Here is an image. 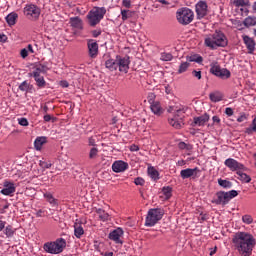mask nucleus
<instances>
[{
  "mask_svg": "<svg viewBox=\"0 0 256 256\" xmlns=\"http://www.w3.org/2000/svg\"><path fill=\"white\" fill-rule=\"evenodd\" d=\"M245 133H247V135H253V133H256V117L252 120V124L246 128Z\"/></svg>",
  "mask_w": 256,
  "mask_h": 256,
  "instance_id": "nucleus-34",
  "label": "nucleus"
},
{
  "mask_svg": "<svg viewBox=\"0 0 256 256\" xmlns=\"http://www.w3.org/2000/svg\"><path fill=\"white\" fill-rule=\"evenodd\" d=\"M209 99L212 103H219V101H223V94L220 92L210 93Z\"/></svg>",
  "mask_w": 256,
  "mask_h": 256,
  "instance_id": "nucleus-30",
  "label": "nucleus"
},
{
  "mask_svg": "<svg viewBox=\"0 0 256 256\" xmlns=\"http://www.w3.org/2000/svg\"><path fill=\"white\" fill-rule=\"evenodd\" d=\"M232 243L241 256L253 255L256 246V239L253 234L245 231H238L232 237Z\"/></svg>",
  "mask_w": 256,
  "mask_h": 256,
  "instance_id": "nucleus-1",
  "label": "nucleus"
},
{
  "mask_svg": "<svg viewBox=\"0 0 256 256\" xmlns=\"http://www.w3.org/2000/svg\"><path fill=\"white\" fill-rule=\"evenodd\" d=\"M39 165L42 169H51V163L50 162H45V160H40Z\"/></svg>",
  "mask_w": 256,
  "mask_h": 256,
  "instance_id": "nucleus-44",
  "label": "nucleus"
},
{
  "mask_svg": "<svg viewBox=\"0 0 256 256\" xmlns=\"http://www.w3.org/2000/svg\"><path fill=\"white\" fill-rule=\"evenodd\" d=\"M102 256H113V252H102Z\"/></svg>",
  "mask_w": 256,
  "mask_h": 256,
  "instance_id": "nucleus-64",
  "label": "nucleus"
},
{
  "mask_svg": "<svg viewBox=\"0 0 256 256\" xmlns=\"http://www.w3.org/2000/svg\"><path fill=\"white\" fill-rule=\"evenodd\" d=\"M67 247V240L65 238H58L52 242H46L43 245V249L46 253H50L51 255H59V253H63L65 248Z\"/></svg>",
  "mask_w": 256,
  "mask_h": 256,
  "instance_id": "nucleus-5",
  "label": "nucleus"
},
{
  "mask_svg": "<svg viewBox=\"0 0 256 256\" xmlns=\"http://www.w3.org/2000/svg\"><path fill=\"white\" fill-rule=\"evenodd\" d=\"M150 109L154 115H162L163 108L161 107V103L154 102L153 104H150Z\"/></svg>",
  "mask_w": 256,
  "mask_h": 256,
  "instance_id": "nucleus-25",
  "label": "nucleus"
},
{
  "mask_svg": "<svg viewBox=\"0 0 256 256\" xmlns=\"http://www.w3.org/2000/svg\"><path fill=\"white\" fill-rule=\"evenodd\" d=\"M224 165L230 169V171H245V165L239 163L237 160L233 158H228L224 161Z\"/></svg>",
  "mask_w": 256,
  "mask_h": 256,
  "instance_id": "nucleus-14",
  "label": "nucleus"
},
{
  "mask_svg": "<svg viewBox=\"0 0 256 256\" xmlns=\"http://www.w3.org/2000/svg\"><path fill=\"white\" fill-rule=\"evenodd\" d=\"M156 97L157 96L155 95V93H153V92L148 93V96H147L148 103L150 105H152L153 103H157V101H155Z\"/></svg>",
  "mask_w": 256,
  "mask_h": 256,
  "instance_id": "nucleus-43",
  "label": "nucleus"
},
{
  "mask_svg": "<svg viewBox=\"0 0 256 256\" xmlns=\"http://www.w3.org/2000/svg\"><path fill=\"white\" fill-rule=\"evenodd\" d=\"M212 121H213L214 125H220L221 118H219V116H213Z\"/></svg>",
  "mask_w": 256,
  "mask_h": 256,
  "instance_id": "nucleus-52",
  "label": "nucleus"
},
{
  "mask_svg": "<svg viewBox=\"0 0 256 256\" xmlns=\"http://www.w3.org/2000/svg\"><path fill=\"white\" fill-rule=\"evenodd\" d=\"M127 169H129V164L123 160H116L112 164V171L114 173H124Z\"/></svg>",
  "mask_w": 256,
  "mask_h": 256,
  "instance_id": "nucleus-18",
  "label": "nucleus"
},
{
  "mask_svg": "<svg viewBox=\"0 0 256 256\" xmlns=\"http://www.w3.org/2000/svg\"><path fill=\"white\" fill-rule=\"evenodd\" d=\"M192 75H193V77H195L196 79L201 80V77H202V75H201V70H193V71H192Z\"/></svg>",
  "mask_w": 256,
  "mask_h": 256,
  "instance_id": "nucleus-49",
  "label": "nucleus"
},
{
  "mask_svg": "<svg viewBox=\"0 0 256 256\" xmlns=\"http://www.w3.org/2000/svg\"><path fill=\"white\" fill-rule=\"evenodd\" d=\"M129 65H131V60L129 56H116V59L110 58L105 61V67L109 71H120V73H129Z\"/></svg>",
  "mask_w": 256,
  "mask_h": 256,
  "instance_id": "nucleus-2",
  "label": "nucleus"
},
{
  "mask_svg": "<svg viewBox=\"0 0 256 256\" xmlns=\"http://www.w3.org/2000/svg\"><path fill=\"white\" fill-rule=\"evenodd\" d=\"M18 17H19V15H17V13L12 12L6 16V22L8 23V25L10 27H13V25H15V23H17Z\"/></svg>",
  "mask_w": 256,
  "mask_h": 256,
  "instance_id": "nucleus-26",
  "label": "nucleus"
},
{
  "mask_svg": "<svg viewBox=\"0 0 256 256\" xmlns=\"http://www.w3.org/2000/svg\"><path fill=\"white\" fill-rule=\"evenodd\" d=\"M20 55H21L22 59H27V57H29V51L27 50V48H23L20 51Z\"/></svg>",
  "mask_w": 256,
  "mask_h": 256,
  "instance_id": "nucleus-48",
  "label": "nucleus"
},
{
  "mask_svg": "<svg viewBox=\"0 0 256 256\" xmlns=\"http://www.w3.org/2000/svg\"><path fill=\"white\" fill-rule=\"evenodd\" d=\"M43 213H45V211H43L42 209L38 210L36 212V217H43Z\"/></svg>",
  "mask_w": 256,
  "mask_h": 256,
  "instance_id": "nucleus-62",
  "label": "nucleus"
},
{
  "mask_svg": "<svg viewBox=\"0 0 256 256\" xmlns=\"http://www.w3.org/2000/svg\"><path fill=\"white\" fill-rule=\"evenodd\" d=\"M24 15L32 21H37L41 15V8L35 4H26L24 7Z\"/></svg>",
  "mask_w": 256,
  "mask_h": 256,
  "instance_id": "nucleus-11",
  "label": "nucleus"
},
{
  "mask_svg": "<svg viewBox=\"0 0 256 256\" xmlns=\"http://www.w3.org/2000/svg\"><path fill=\"white\" fill-rule=\"evenodd\" d=\"M18 89L24 93H31L33 91V85L25 80L18 86Z\"/></svg>",
  "mask_w": 256,
  "mask_h": 256,
  "instance_id": "nucleus-23",
  "label": "nucleus"
},
{
  "mask_svg": "<svg viewBox=\"0 0 256 256\" xmlns=\"http://www.w3.org/2000/svg\"><path fill=\"white\" fill-rule=\"evenodd\" d=\"M4 234L9 239V238L13 237V235H15V229H13V226L8 225V226L4 227Z\"/></svg>",
  "mask_w": 256,
  "mask_h": 256,
  "instance_id": "nucleus-36",
  "label": "nucleus"
},
{
  "mask_svg": "<svg viewBox=\"0 0 256 256\" xmlns=\"http://www.w3.org/2000/svg\"><path fill=\"white\" fill-rule=\"evenodd\" d=\"M123 7H126V9H131V0H122Z\"/></svg>",
  "mask_w": 256,
  "mask_h": 256,
  "instance_id": "nucleus-50",
  "label": "nucleus"
},
{
  "mask_svg": "<svg viewBox=\"0 0 256 256\" xmlns=\"http://www.w3.org/2000/svg\"><path fill=\"white\" fill-rule=\"evenodd\" d=\"M5 225H7V222L0 220V231H3V229H5Z\"/></svg>",
  "mask_w": 256,
  "mask_h": 256,
  "instance_id": "nucleus-57",
  "label": "nucleus"
},
{
  "mask_svg": "<svg viewBox=\"0 0 256 256\" xmlns=\"http://www.w3.org/2000/svg\"><path fill=\"white\" fill-rule=\"evenodd\" d=\"M162 194L164 195L165 199H171L173 195V188L167 186L162 189Z\"/></svg>",
  "mask_w": 256,
  "mask_h": 256,
  "instance_id": "nucleus-35",
  "label": "nucleus"
},
{
  "mask_svg": "<svg viewBox=\"0 0 256 256\" xmlns=\"http://www.w3.org/2000/svg\"><path fill=\"white\" fill-rule=\"evenodd\" d=\"M134 183L135 185H140L141 187H143V185H145V179L137 177L135 178Z\"/></svg>",
  "mask_w": 256,
  "mask_h": 256,
  "instance_id": "nucleus-47",
  "label": "nucleus"
},
{
  "mask_svg": "<svg viewBox=\"0 0 256 256\" xmlns=\"http://www.w3.org/2000/svg\"><path fill=\"white\" fill-rule=\"evenodd\" d=\"M88 145H90V147H95V138L90 137L88 139Z\"/></svg>",
  "mask_w": 256,
  "mask_h": 256,
  "instance_id": "nucleus-54",
  "label": "nucleus"
},
{
  "mask_svg": "<svg viewBox=\"0 0 256 256\" xmlns=\"http://www.w3.org/2000/svg\"><path fill=\"white\" fill-rule=\"evenodd\" d=\"M95 213L96 215H98L100 221H109V213H107L105 210L101 208H96Z\"/></svg>",
  "mask_w": 256,
  "mask_h": 256,
  "instance_id": "nucleus-24",
  "label": "nucleus"
},
{
  "mask_svg": "<svg viewBox=\"0 0 256 256\" xmlns=\"http://www.w3.org/2000/svg\"><path fill=\"white\" fill-rule=\"evenodd\" d=\"M242 222L246 225H251V223H253V217L249 214H246L242 216Z\"/></svg>",
  "mask_w": 256,
  "mask_h": 256,
  "instance_id": "nucleus-42",
  "label": "nucleus"
},
{
  "mask_svg": "<svg viewBox=\"0 0 256 256\" xmlns=\"http://www.w3.org/2000/svg\"><path fill=\"white\" fill-rule=\"evenodd\" d=\"M45 143H47V137L45 136L37 137L34 141V147L36 151H41Z\"/></svg>",
  "mask_w": 256,
  "mask_h": 256,
  "instance_id": "nucleus-22",
  "label": "nucleus"
},
{
  "mask_svg": "<svg viewBox=\"0 0 256 256\" xmlns=\"http://www.w3.org/2000/svg\"><path fill=\"white\" fill-rule=\"evenodd\" d=\"M88 55L91 59H97L99 55V44L93 39L87 41Z\"/></svg>",
  "mask_w": 256,
  "mask_h": 256,
  "instance_id": "nucleus-15",
  "label": "nucleus"
},
{
  "mask_svg": "<svg viewBox=\"0 0 256 256\" xmlns=\"http://www.w3.org/2000/svg\"><path fill=\"white\" fill-rule=\"evenodd\" d=\"M122 15V21H127V19H130V17L133 16V13L131 10H121Z\"/></svg>",
  "mask_w": 256,
  "mask_h": 256,
  "instance_id": "nucleus-39",
  "label": "nucleus"
},
{
  "mask_svg": "<svg viewBox=\"0 0 256 256\" xmlns=\"http://www.w3.org/2000/svg\"><path fill=\"white\" fill-rule=\"evenodd\" d=\"M243 41L248 49V53L253 54V51H255V40L249 36H243Z\"/></svg>",
  "mask_w": 256,
  "mask_h": 256,
  "instance_id": "nucleus-21",
  "label": "nucleus"
},
{
  "mask_svg": "<svg viewBox=\"0 0 256 256\" xmlns=\"http://www.w3.org/2000/svg\"><path fill=\"white\" fill-rule=\"evenodd\" d=\"M176 18L180 25H189V23H193L195 13L187 7L179 8L176 12Z\"/></svg>",
  "mask_w": 256,
  "mask_h": 256,
  "instance_id": "nucleus-9",
  "label": "nucleus"
},
{
  "mask_svg": "<svg viewBox=\"0 0 256 256\" xmlns=\"http://www.w3.org/2000/svg\"><path fill=\"white\" fill-rule=\"evenodd\" d=\"M85 234V230L83 229V226L81 224H75L74 225V235L77 239H81L83 235Z\"/></svg>",
  "mask_w": 256,
  "mask_h": 256,
  "instance_id": "nucleus-27",
  "label": "nucleus"
},
{
  "mask_svg": "<svg viewBox=\"0 0 256 256\" xmlns=\"http://www.w3.org/2000/svg\"><path fill=\"white\" fill-rule=\"evenodd\" d=\"M178 147H179V149H182V150L186 149L187 151H189V149H191V145H189L185 142H180L178 144Z\"/></svg>",
  "mask_w": 256,
  "mask_h": 256,
  "instance_id": "nucleus-46",
  "label": "nucleus"
},
{
  "mask_svg": "<svg viewBox=\"0 0 256 256\" xmlns=\"http://www.w3.org/2000/svg\"><path fill=\"white\" fill-rule=\"evenodd\" d=\"M204 43L209 49H217L218 47H227V36L221 31H216L213 34L206 36Z\"/></svg>",
  "mask_w": 256,
  "mask_h": 256,
  "instance_id": "nucleus-4",
  "label": "nucleus"
},
{
  "mask_svg": "<svg viewBox=\"0 0 256 256\" xmlns=\"http://www.w3.org/2000/svg\"><path fill=\"white\" fill-rule=\"evenodd\" d=\"M182 179H199L201 177V170L198 167L186 168L180 171Z\"/></svg>",
  "mask_w": 256,
  "mask_h": 256,
  "instance_id": "nucleus-12",
  "label": "nucleus"
},
{
  "mask_svg": "<svg viewBox=\"0 0 256 256\" xmlns=\"http://www.w3.org/2000/svg\"><path fill=\"white\" fill-rule=\"evenodd\" d=\"M217 253V246H215L214 248H211L210 249V256H213V255H215Z\"/></svg>",
  "mask_w": 256,
  "mask_h": 256,
  "instance_id": "nucleus-60",
  "label": "nucleus"
},
{
  "mask_svg": "<svg viewBox=\"0 0 256 256\" xmlns=\"http://www.w3.org/2000/svg\"><path fill=\"white\" fill-rule=\"evenodd\" d=\"M92 35H93V37H99V35H101V32H99V31H97V30H94V31L92 32Z\"/></svg>",
  "mask_w": 256,
  "mask_h": 256,
  "instance_id": "nucleus-63",
  "label": "nucleus"
},
{
  "mask_svg": "<svg viewBox=\"0 0 256 256\" xmlns=\"http://www.w3.org/2000/svg\"><path fill=\"white\" fill-rule=\"evenodd\" d=\"M130 151H139V147L135 144L130 146Z\"/></svg>",
  "mask_w": 256,
  "mask_h": 256,
  "instance_id": "nucleus-61",
  "label": "nucleus"
},
{
  "mask_svg": "<svg viewBox=\"0 0 256 256\" xmlns=\"http://www.w3.org/2000/svg\"><path fill=\"white\" fill-rule=\"evenodd\" d=\"M209 121L208 114H203L198 117H194L192 127H204L205 123Z\"/></svg>",
  "mask_w": 256,
  "mask_h": 256,
  "instance_id": "nucleus-20",
  "label": "nucleus"
},
{
  "mask_svg": "<svg viewBox=\"0 0 256 256\" xmlns=\"http://www.w3.org/2000/svg\"><path fill=\"white\" fill-rule=\"evenodd\" d=\"M124 231L121 228H117L109 233L108 239L110 241H113L117 245H123V240H121V237H123Z\"/></svg>",
  "mask_w": 256,
  "mask_h": 256,
  "instance_id": "nucleus-16",
  "label": "nucleus"
},
{
  "mask_svg": "<svg viewBox=\"0 0 256 256\" xmlns=\"http://www.w3.org/2000/svg\"><path fill=\"white\" fill-rule=\"evenodd\" d=\"M26 49H27L28 53H35V50H33V45H31V44H29Z\"/></svg>",
  "mask_w": 256,
  "mask_h": 256,
  "instance_id": "nucleus-59",
  "label": "nucleus"
},
{
  "mask_svg": "<svg viewBox=\"0 0 256 256\" xmlns=\"http://www.w3.org/2000/svg\"><path fill=\"white\" fill-rule=\"evenodd\" d=\"M234 5L236 7H244L245 6V2L243 0H236V1H234Z\"/></svg>",
  "mask_w": 256,
  "mask_h": 256,
  "instance_id": "nucleus-51",
  "label": "nucleus"
},
{
  "mask_svg": "<svg viewBox=\"0 0 256 256\" xmlns=\"http://www.w3.org/2000/svg\"><path fill=\"white\" fill-rule=\"evenodd\" d=\"M165 211L161 208H151L146 216L145 227H155L163 219Z\"/></svg>",
  "mask_w": 256,
  "mask_h": 256,
  "instance_id": "nucleus-8",
  "label": "nucleus"
},
{
  "mask_svg": "<svg viewBox=\"0 0 256 256\" xmlns=\"http://www.w3.org/2000/svg\"><path fill=\"white\" fill-rule=\"evenodd\" d=\"M49 71V68L45 64H37L34 67V70L29 74L30 77H33V79L36 82L37 87L39 89H45L47 82L45 81V77L42 75H45Z\"/></svg>",
  "mask_w": 256,
  "mask_h": 256,
  "instance_id": "nucleus-6",
  "label": "nucleus"
},
{
  "mask_svg": "<svg viewBox=\"0 0 256 256\" xmlns=\"http://www.w3.org/2000/svg\"><path fill=\"white\" fill-rule=\"evenodd\" d=\"M244 27H255L256 25V17L255 16H248L243 21Z\"/></svg>",
  "mask_w": 256,
  "mask_h": 256,
  "instance_id": "nucleus-29",
  "label": "nucleus"
},
{
  "mask_svg": "<svg viewBox=\"0 0 256 256\" xmlns=\"http://www.w3.org/2000/svg\"><path fill=\"white\" fill-rule=\"evenodd\" d=\"M18 123L22 127H28L29 126V120H27V118H18Z\"/></svg>",
  "mask_w": 256,
  "mask_h": 256,
  "instance_id": "nucleus-45",
  "label": "nucleus"
},
{
  "mask_svg": "<svg viewBox=\"0 0 256 256\" xmlns=\"http://www.w3.org/2000/svg\"><path fill=\"white\" fill-rule=\"evenodd\" d=\"M185 111H187V108L185 106L176 104L174 106H170L168 108V113H172L173 117L169 119V123L171 127H174V129H181L183 125V117H185Z\"/></svg>",
  "mask_w": 256,
  "mask_h": 256,
  "instance_id": "nucleus-3",
  "label": "nucleus"
},
{
  "mask_svg": "<svg viewBox=\"0 0 256 256\" xmlns=\"http://www.w3.org/2000/svg\"><path fill=\"white\" fill-rule=\"evenodd\" d=\"M189 67H191V63L182 62L178 68V74L181 75V73H185Z\"/></svg>",
  "mask_w": 256,
  "mask_h": 256,
  "instance_id": "nucleus-37",
  "label": "nucleus"
},
{
  "mask_svg": "<svg viewBox=\"0 0 256 256\" xmlns=\"http://www.w3.org/2000/svg\"><path fill=\"white\" fill-rule=\"evenodd\" d=\"M210 73L216 77H221V79H229L231 77V72L225 68L221 69L219 65L211 66Z\"/></svg>",
  "mask_w": 256,
  "mask_h": 256,
  "instance_id": "nucleus-13",
  "label": "nucleus"
},
{
  "mask_svg": "<svg viewBox=\"0 0 256 256\" xmlns=\"http://www.w3.org/2000/svg\"><path fill=\"white\" fill-rule=\"evenodd\" d=\"M107 9L105 7H94L87 14L88 24L90 27H95L101 23V20L105 17Z\"/></svg>",
  "mask_w": 256,
  "mask_h": 256,
  "instance_id": "nucleus-7",
  "label": "nucleus"
},
{
  "mask_svg": "<svg viewBox=\"0 0 256 256\" xmlns=\"http://www.w3.org/2000/svg\"><path fill=\"white\" fill-rule=\"evenodd\" d=\"M237 179H239V181H242V183H251V176L247 175L246 173H243V170H239L237 172Z\"/></svg>",
  "mask_w": 256,
  "mask_h": 256,
  "instance_id": "nucleus-28",
  "label": "nucleus"
},
{
  "mask_svg": "<svg viewBox=\"0 0 256 256\" xmlns=\"http://www.w3.org/2000/svg\"><path fill=\"white\" fill-rule=\"evenodd\" d=\"M246 120H247V116L245 115H242L237 118L238 123H243V121H246Z\"/></svg>",
  "mask_w": 256,
  "mask_h": 256,
  "instance_id": "nucleus-56",
  "label": "nucleus"
},
{
  "mask_svg": "<svg viewBox=\"0 0 256 256\" xmlns=\"http://www.w3.org/2000/svg\"><path fill=\"white\" fill-rule=\"evenodd\" d=\"M7 42V35L0 34V43H6Z\"/></svg>",
  "mask_w": 256,
  "mask_h": 256,
  "instance_id": "nucleus-55",
  "label": "nucleus"
},
{
  "mask_svg": "<svg viewBox=\"0 0 256 256\" xmlns=\"http://www.w3.org/2000/svg\"><path fill=\"white\" fill-rule=\"evenodd\" d=\"M51 119H53V117H51V115H49V114H46L44 116V121H46V123H49V121H51Z\"/></svg>",
  "mask_w": 256,
  "mask_h": 256,
  "instance_id": "nucleus-58",
  "label": "nucleus"
},
{
  "mask_svg": "<svg viewBox=\"0 0 256 256\" xmlns=\"http://www.w3.org/2000/svg\"><path fill=\"white\" fill-rule=\"evenodd\" d=\"M3 185H4V188L0 191L2 195L9 196L15 193L16 191L15 183L5 180Z\"/></svg>",
  "mask_w": 256,
  "mask_h": 256,
  "instance_id": "nucleus-19",
  "label": "nucleus"
},
{
  "mask_svg": "<svg viewBox=\"0 0 256 256\" xmlns=\"http://www.w3.org/2000/svg\"><path fill=\"white\" fill-rule=\"evenodd\" d=\"M70 24H71V27H74L75 29H81L83 22L81 21V18L73 17V18H70Z\"/></svg>",
  "mask_w": 256,
  "mask_h": 256,
  "instance_id": "nucleus-31",
  "label": "nucleus"
},
{
  "mask_svg": "<svg viewBox=\"0 0 256 256\" xmlns=\"http://www.w3.org/2000/svg\"><path fill=\"white\" fill-rule=\"evenodd\" d=\"M218 185L223 189H231L233 187V183L229 180H223L221 178L218 179Z\"/></svg>",
  "mask_w": 256,
  "mask_h": 256,
  "instance_id": "nucleus-33",
  "label": "nucleus"
},
{
  "mask_svg": "<svg viewBox=\"0 0 256 256\" xmlns=\"http://www.w3.org/2000/svg\"><path fill=\"white\" fill-rule=\"evenodd\" d=\"M225 114H226L228 117H232V115H233V108L227 107V108L225 109Z\"/></svg>",
  "mask_w": 256,
  "mask_h": 256,
  "instance_id": "nucleus-53",
  "label": "nucleus"
},
{
  "mask_svg": "<svg viewBox=\"0 0 256 256\" xmlns=\"http://www.w3.org/2000/svg\"><path fill=\"white\" fill-rule=\"evenodd\" d=\"M160 59H161V61H172L173 60V54L163 52V53H161Z\"/></svg>",
  "mask_w": 256,
  "mask_h": 256,
  "instance_id": "nucleus-40",
  "label": "nucleus"
},
{
  "mask_svg": "<svg viewBox=\"0 0 256 256\" xmlns=\"http://www.w3.org/2000/svg\"><path fill=\"white\" fill-rule=\"evenodd\" d=\"M239 193L236 190H231L229 192L219 191L216 193V198L212 200L215 205H227L230 199L237 197Z\"/></svg>",
  "mask_w": 256,
  "mask_h": 256,
  "instance_id": "nucleus-10",
  "label": "nucleus"
},
{
  "mask_svg": "<svg viewBox=\"0 0 256 256\" xmlns=\"http://www.w3.org/2000/svg\"><path fill=\"white\" fill-rule=\"evenodd\" d=\"M44 197L46 198V201H48V203H50V205H57V199H55V197H53V194L47 192L44 194Z\"/></svg>",
  "mask_w": 256,
  "mask_h": 256,
  "instance_id": "nucleus-38",
  "label": "nucleus"
},
{
  "mask_svg": "<svg viewBox=\"0 0 256 256\" xmlns=\"http://www.w3.org/2000/svg\"><path fill=\"white\" fill-rule=\"evenodd\" d=\"M195 9H196L197 18L198 19H203V17H206L207 11H208L207 10L208 9L207 2L199 1L196 4Z\"/></svg>",
  "mask_w": 256,
  "mask_h": 256,
  "instance_id": "nucleus-17",
  "label": "nucleus"
},
{
  "mask_svg": "<svg viewBox=\"0 0 256 256\" xmlns=\"http://www.w3.org/2000/svg\"><path fill=\"white\" fill-rule=\"evenodd\" d=\"M148 175L153 181H159V171L155 167H148Z\"/></svg>",
  "mask_w": 256,
  "mask_h": 256,
  "instance_id": "nucleus-32",
  "label": "nucleus"
},
{
  "mask_svg": "<svg viewBox=\"0 0 256 256\" xmlns=\"http://www.w3.org/2000/svg\"><path fill=\"white\" fill-rule=\"evenodd\" d=\"M99 155V149L96 147H93L90 149L89 152V159H95Z\"/></svg>",
  "mask_w": 256,
  "mask_h": 256,
  "instance_id": "nucleus-41",
  "label": "nucleus"
}]
</instances>
